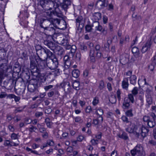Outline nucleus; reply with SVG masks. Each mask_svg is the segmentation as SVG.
Returning <instances> with one entry per match:
<instances>
[{
  "label": "nucleus",
  "mask_w": 156,
  "mask_h": 156,
  "mask_svg": "<svg viewBox=\"0 0 156 156\" xmlns=\"http://www.w3.org/2000/svg\"><path fill=\"white\" fill-rule=\"evenodd\" d=\"M38 83L39 81L37 80L33 79L30 80L29 83H31V84L38 87Z\"/></svg>",
  "instance_id": "37998d69"
},
{
  "label": "nucleus",
  "mask_w": 156,
  "mask_h": 156,
  "mask_svg": "<svg viewBox=\"0 0 156 156\" xmlns=\"http://www.w3.org/2000/svg\"><path fill=\"white\" fill-rule=\"evenodd\" d=\"M75 122L79 123H81L83 122V120L81 117L79 116L76 117L74 118Z\"/></svg>",
  "instance_id": "864d4df0"
},
{
  "label": "nucleus",
  "mask_w": 156,
  "mask_h": 156,
  "mask_svg": "<svg viewBox=\"0 0 156 156\" xmlns=\"http://www.w3.org/2000/svg\"><path fill=\"white\" fill-rule=\"evenodd\" d=\"M121 91L119 89H118L116 92V97L119 101H120L121 99Z\"/></svg>",
  "instance_id": "052dcab7"
},
{
  "label": "nucleus",
  "mask_w": 156,
  "mask_h": 156,
  "mask_svg": "<svg viewBox=\"0 0 156 156\" xmlns=\"http://www.w3.org/2000/svg\"><path fill=\"white\" fill-rule=\"evenodd\" d=\"M90 142L91 143L92 145H97L98 144V140H97L93 139L91 140Z\"/></svg>",
  "instance_id": "774afa93"
},
{
  "label": "nucleus",
  "mask_w": 156,
  "mask_h": 156,
  "mask_svg": "<svg viewBox=\"0 0 156 156\" xmlns=\"http://www.w3.org/2000/svg\"><path fill=\"white\" fill-rule=\"evenodd\" d=\"M69 42L66 39H63L62 41H61V44L62 45L64 46H67Z\"/></svg>",
  "instance_id": "0e129e2a"
},
{
  "label": "nucleus",
  "mask_w": 156,
  "mask_h": 156,
  "mask_svg": "<svg viewBox=\"0 0 156 156\" xmlns=\"http://www.w3.org/2000/svg\"><path fill=\"white\" fill-rule=\"evenodd\" d=\"M36 62L38 66L41 67V69L42 70L44 69V68L45 66V63L46 64V58L43 59L42 58H37Z\"/></svg>",
  "instance_id": "dca6fc26"
},
{
  "label": "nucleus",
  "mask_w": 156,
  "mask_h": 156,
  "mask_svg": "<svg viewBox=\"0 0 156 156\" xmlns=\"http://www.w3.org/2000/svg\"><path fill=\"white\" fill-rule=\"evenodd\" d=\"M58 62L57 58L52 59L46 58V65L51 69H54L58 66Z\"/></svg>",
  "instance_id": "39448f33"
},
{
  "label": "nucleus",
  "mask_w": 156,
  "mask_h": 156,
  "mask_svg": "<svg viewBox=\"0 0 156 156\" xmlns=\"http://www.w3.org/2000/svg\"><path fill=\"white\" fill-rule=\"evenodd\" d=\"M151 44V41H147L146 43L143 46L141 51L143 53L146 52L150 49Z\"/></svg>",
  "instance_id": "6ab92c4d"
},
{
  "label": "nucleus",
  "mask_w": 156,
  "mask_h": 156,
  "mask_svg": "<svg viewBox=\"0 0 156 156\" xmlns=\"http://www.w3.org/2000/svg\"><path fill=\"white\" fill-rule=\"evenodd\" d=\"M41 7L46 10H51L53 8L55 9L53 11L48 12L47 15L50 17L53 15L59 17H62V12L58 8V4L54 1L48 0Z\"/></svg>",
  "instance_id": "f03ea898"
},
{
  "label": "nucleus",
  "mask_w": 156,
  "mask_h": 156,
  "mask_svg": "<svg viewBox=\"0 0 156 156\" xmlns=\"http://www.w3.org/2000/svg\"><path fill=\"white\" fill-rule=\"evenodd\" d=\"M129 84L128 83V77L124 78L122 81V88L126 90H128Z\"/></svg>",
  "instance_id": "393cba45"
},
{
  "label": "nucleus",
  "mask_w": 156,
  "mask_h": 156,
  "mask_svg": "<svg viewBox=\"0 0 156 156\" xmlns=\"http://www.w3.org/2000/svg\"><path fill=\"white\" fill-rule=\"evenodd\" d=\"M76 26L77 28L76 32L80 33L84 26L83 23V17L82 16H79L76 20Z\"/></svg>",
  "instance_id": "423d86ee"
},
{
  "label": "nucleus",
  "mask_w": 156,
  "mask_h": 156,
  "mask_svg": "<svg viewBox=\"0 0 156 156\" xmlns=\"http://www.w3.org/2000/svg\"><path fill=\"white\" fill-rule=\"evenodd\" d=\"M143 120L147 123V126L150 128H153L155 125V120L151 119L149 116H144L143 118Z\"/></svg>",
  "instance_id": "6e6552de"
},
{
  "label": "nucleus",
  "mask_w": 156,
  "mask_h": 156,
  "mask_svg": "<svg viewBox=\"0 0 156 156\" xmlns=\"http://www.w3.org/2000/svg\"><path fill=\"white\" fill-rule=\"evenodd\" d=\"M90 56L91 60L92 62L95 61V57H96V54L94 53V50H90Z\"/></svg>",
  "instance_id": "a19ab883"
},
{
  "label": "nucleus",
  "mask_w": 156,
  "mask_h": 156,
  "mask_svg": "<svg viewBox=\"0 0 156 156\" xmlns=\"http://www.w3.org/2000/svg\"><path fill=\"white\" fill-rule=\"evenodd\" d=\"M63 60L64 68L66 69H69L71 64L70 57L68 55H66L64 57Z\"/></svg>",
  "instance_id": "2eb2a0df"
},
{
  "label": "nucleus",
  "mask_w": 156,
  "mask_h": 156,
  "mask_svg": "<svg viewBox=\"0 0 156 156\" xmlns=\"http://www.w3.org/2000/svg\"><path fill=\"white\" fill-rule=\"evenodd\" d=\"M11 142V141H10L9 140H5L4 142V144L5 146L12 147Z\"/></svg>",
  "instance_id": "338daca9"
},
{
  "label": "nucleus",
  "mask_w": 156,
  "mask_h": 156,
  "mask_svg": "<svg viewBox=\"0 0 156 156\" xmlns=\"http://www.w3.org/2000/svg\"><path fill=\"white\" fill-rule=\"evenodd\" d=\"M126 130L129 133H133L136 137L141 139H143L147 135L149 131L147 128L143 125L140 126L135 124L126 128Z\"/></svg>",
  "instance_id": "f257e3e1"
},
{
  "label": "nucleus",
  "mask_w": 156,
  "mask_h": 156,
  "mask_svg": "<svg viewBox=\"0 0 156 156\" xmlns=\"http://www.w3.org/2000/svg\"><path fill=\"white\" fill-rule=\"evenodd\" d=\"M55 29L51 25L47 28L44 29V32L46 35L51 36L55 33Z\"/></svg>",
  "instance_id": "9b49d317"
},
{
  "label": "nucleus",
  "mask_w": 156,
  "mask_h": 156,
  "mask_svg": "<svg viewBox=\"0 0 156 156\" xmlns=\"http://www.w3.org/2000/svg\"><path fill=\"white\" fill-rule=\"evenodd\" d=\"M130 82L131 84L135 85L136 83V77L135 75H132L129 77Z\"/></svg>",
  "instance_id": "f704fd0d"
},
{
  "label": "nucleus",
  "mask_w": 156,
  "mask_h": 156,
  "mask_svg": "<svg viewBox=\"0 0 156 156\" xmlns=\"http://www.w3.org/2000/svg\"><path fill=\"white\" fill-rule=\"evenodd\" d=\"M39 132L42 133V137L44 139H47L49 137V132L47 130V129L44 127L41 130H40Z\"/></svg>",
  "instance_id": "aec40b11"
},
{
  "label": "nucleus",
  "mask_w": 156,
  "mask_h": 156,
  "mask_svg": "<svg viewBox=\"0 0 156 156\" xmlns=\"http://www.w3.org/2000/svg\"><path fill=\"white\" fill-rule=\"evenodd\" d=\"M26 150L28 152L30 151L31 153L36 155L39 154L37 151L35 150H33L32 149H30L28 147H27L26 148Z\"/></svg>",
  "instance_id": "5fc2aeb1"
},
{
  "label": "nucleus",
  "mask_w": 156,
  "mask_h": 156,
  "mask_svg": "<svg viewBox=\"0 0 156 156\" xmlns=\"http://www.w3.org/2000/svg\"><path fill=\"white\" fill-rule=\"evenodd\" d=\"M131 94L134 96H136L138 93V88L137 87H135L131 91Z\"/></svg>",
  "instance_id": "4d7b16f0"
},
{
  "label": "nucleus",
  "mask_w": 156,
  "mask_h": 156,
  "mask_svg": "<svg viewBox=\"0 0 156 156\" xmlns=\"http://www.w3.org/2000/svg\"><path fill=\"white\" fill-rule=\"evenodd\" d=\"M46 48H43L41 46H37L36 47V50L37 57L36 58H41V57H43V54L44 55V53H45Z\"/></svg>",
  "instance_id": "9d476101"
},
{
  "label": "nucleus",
  "mask_w": 156,
  "mask_h": 156,
  "mask_svg": "<svg viewBox=\"0 0 156 156\" xmlns=\"http://www.w3.org/2000/svg\"><path fill=\"white\" fill-rule=\"evenodd\" d=\"M72 76L73 77L76 78L79 76L80 74V72L78 69H76L73 70L72 71Z\"/></svg>",
  "instance_id": "72a5a7b5"
},
{
  "label": "nucleus",
  "mask_w": 156,
  "mask_h": 156,
  "mask_svg": "<svg viewBox=\"0 0 156 156\" xmlns=\"http://www.w3.org/2000/svg\"><path fill=\"white\" fill-rule=\"evenodd\" d=\"M47 143L48 145L52 146L54 145L55 143L52 140H48L47 141Z\"/></svg>",
  "instance_id": "680f3d73"
},
{
  "label": "nucleus",
  "mask_w": 156,
  "mask_h": 156,
  "mask_svg": "<svg viewBox=\"0 0 156 156\" xmlns=\"http://www.w3.org/2000/svg\"><path fill=\"white\" fill-rule=\"evenodd\" d=\"M96 113L97 115H99V119H101V121L102 122L103 119L102 115L104 113L103 110L100 108H98L96 109Z\"/></svg>",
  "instance_id": "c85d7f7f"
},
{
  "label": "nucleus",
  "mask_w": 156,
  "mask_h": 156,
  "mask_svg": "<svg viewBox=\"0 0 156 156\" xmlns=\"http://www.w3.org/2000/svg\"><path fill=\"white\" fill-rule=\"evenodd\" d=\"M32 74L36 77L40 76V74L44 73L43 70L41 68H38L37 67L30 69Z\"/></svg>",
  "instance_id": "ddd939ff"
},
{
  "label": "nucleus",
  "mask_w": 156,
  "mask_h": 156,
  "mask_svg": "<svg viewBox=\"0 0 156 156\" xmlns=\"http://www.w3.org/2000/svg\"><path fill=\"white\" fill-rule=\"evenodd\" d=\"M25 107L26 106H24L22 107H16V109L14 111V113L16 114L17 113H20L22 112L24 109L25 108Z\"/></svg>",
  "instance_id": "c9c22d12"
},
{
  "label": "nucleus",
  "mask_w": 156,
  "mask_h": 156,
  "mask_svg": "<svg viewBox=\"0 0 156 156\" xmlns=\"http://www.w3.org/2000/svg\"><path fill=\"white\" fill-rule=\"evenodd\" d=\"M71 4V0H63L61 4V7L65 11H66L68 6Z\"/></svg>",
  "instance_id": "f3484780"
},
{
  "label": "nucleus",
  "mask_w": 156,
  "mask_h": 156,
  "mask_svg": "<svg viewBox=\"0 0 156 156\" xmlns=\"http://www.w3.org/2000/svg\"><path fill=\"white\" fill-rule=\"evenodd\" d=\"M45 53L47 55V57L46 58L48 59H52L56 58V56L53 53L51 52L47 48H46Z\"/></svg>",
  "instance_id": "a878e982"
},
{
  "label": "nucleus",
  "mask_w": 156,
  "mask_h": 156,
  "mask_svg": "<svg viewBox=\"0 0 156 156\" xmlns=\"http://www.w3.org/2000/svg\"><path fill=\"white\" fill-rule=\"evenodd\" d=\"M140 83L141 84H147V85H148L146 82V79L144 77H143L142 79H139L138 81V83L139 86H140Z\"/></svg>",
  "instance_id": "de8ad7c7"
},
{
  "label": "nucleus",
  "mask_w": 156,
  "mask_h": 156,
  "mask_svg": "<svg viewBox=\"0 0 156 156\" xmlns=\"http://www.w3.org/2000/svg\"><path fill=\"white\" fill-rule=\"evenodd\" d=\"M50 21L51 23V24H52L54 27L55 26H57L56 25L58 24L61 21L59 19H53L52 18H50Z\"/></svg>",
  "instance_id": "c756f323"
},
{
  "label": "nucleus",
  "mask_w": 156,
  "mask_h": 156,
  "mask_svg": "<svg viewBox=\"0 0 156 156\" xmlns=\"http://www.w3.org/2000/svg\"><path fill=\"white\" fill-rule=\"evenodd\" d=\"M76 139L78 141L82 142L83 140H86L85 136L82 134H80L77 137Z\"/></svg>",
  "instance_id": "79ce46f5"
},
{
  "label": "nucleus",
  "mask_w": 156,
  "mask_h": 156,
  "mask_svg": "<svg viewBox=\"0 0 156 156\" xmlns=\"http://www.w3.org/2000/svg\"><path fill=\"white\" fill-rule=\"evenodd\" d=\"M131 153L133 156H145V153L144 151L143 147L140 145H137L133 150L131 151Z\"/></svg>",
  "instance_id": "7ed1b4c3"
},
{
  "label": "nucleus",
  "mask_w": 156,
  "mask_h": 156,
  "mask_svg": "<svg viewBox=\"0 0 156 156\" xmlns=\"http://www.w3.org/2000/svg\"><path fill=\"white\" fill-rule=\"evenodd\" d=\"M118 136L119 137L125 140H127L128 138V137L126 133L125 132H123L122 135H118Z\"/></svg>",
  "instance_id": "ea45409f"
},
{
  "label": "nucleus",
  "mask_w": 156,
  "mask_h": 156,
  "mask_svg": "<svg viewBox=\"0 0 156 156\" xmlns=\"http://www.w3.org/2000/svg\"><path fill=\"white\" fill-rule=\"evenodd\" d=\"M8 75L7 73L4 74L2 71H0V85L2 83V79L5 76H7Z\"/></svg>",
  "instance_id": "6e6d98bb"
},
{
  "label": "nucleus",
  "mask_w": 156,
  "mask_h": 156,
  "mask_svg": "<svg viewBox=\"0 0 156 156\" xmlns=\"http://www.w3.org/2000/svg\"><path fill=\"white\" fill-rule=\"evenodd\" d=\"M134 95L131 94H128L127 98L132 103H133L134 102Z\"/></svg>",
  "instance_id": "a18cd8bd"
},
{
  "label": "nucleus",
  "mask_w": 156,
  "mask_h": 156,
  "mask_svg": "<svg viewBox=\"0 0 156 156\" xmlns=\"http://www.w3.org/2000/svg\"><path fill=\"white\" fill-rule=\"evenodd\" d=\"M109 101L112 104H115L116 102V98L115 95L110 96L109 98Z\"/></svg>",
  "instance_id": "e433bc0d"
},
{
  "label": "nucleus",
  "mask_w": 156,
  "mask_h": 156,
  "mask_svg": "<svg viewBox=\"0 0 156 156\" xmlns=\"http://www.w3.org/2000/svg\"><path fill=\"white\" fill-rule=\"evenodd\" d=\"M126 114L127 116L129 117H132L133 116L132 109L127 111L126 112Z\"/></svg>",
  "instance_id": "13d9d810"
},
{
  "label": "nucleus",
  "mask_w": 156,
  "mask_h": 156,
  "mask_svg": "<svg viewBox=\"0 0 156 156\" xmlns=\"http://www.w3.org/2000/svg\"><path fill=\"white\" fill-rule=\"evenodd\" d=\"M144 92L143 89H141L139 90L138 94V100H136L135 103L138 106L141 107L144 104Z\"/></svg>",
  "instance_id": "0eeeda50"
},
{
  "label": "nucleus",
  "mask_w": 156,
  "mask_h": 156,
  "mask_svg": "<svg viewBox=\"0 0 156 156\" xmlns=\"http://www.w3.org/2000/svg\"><path fill=\"white\" fill-rule=\"evenodd\" d=\"M11 68L12 67H8L6 63H2L0 65V69L2 70L0 71H2L4 74L6 73L9 70V72H10L12 70Z\"/></svg>",
  "instance_id": "4468645a"
},
{
  "label": "nucleus",
  "mask_w": 156,
  "mask_h": 156,
  "mask_svg": "<svg viewBox=\"0 0 156 156\" xmlns=\"http://www.w3.org/2000/svg\"><path fill=\"white\" fill-rule=\"evenodd\" d=\"M45 122L46 123L48 127L51 128L52 123L50 121V119L48 118H46L45 119Z\"/></svg>",
  "instance_id": "58836bf2"
},
{
  "label": "nucleus",
  "mask_w": 156,
  "mask_h": 156,
  "mask_svg": "<svg viewBox=\"0 0 156 156\" xmlns=\"http://www.w3.org/2000/svg\"><path fill=\"white\" fill-rule=\"evenodd\" d=\"M44 44L52 50H54L55 48V44L52 41L49 40H44Z\"/></svg>",
  "instance_id": "a211bd4d"
},
{
  "label": "nucleus",
  "mask_w": 156,
  "mask_h": 156,
  "mask_svg": "<svg viewBox=\"0 0 156 156\" xmlns=\"http://www.w3.org/2000/svg\"><path fill=\"white\" fill-rule=\"evenodd\" d=\"M28 130L30 133H32L33 132H35V130L37 129V127L34 126H32L31 127L28 128Z\"/></svg>",
  "instance_id": "bf43d9fd"
},
{
  "label": "nucleus",
  "mask_w": 156,
  "mask_h": 156,
  "mask_svg": "<svg viewBox=\"0 0 156 156\" xmlns=\"http://www.w3.org/2000/svg\"><path fill=\"white\" fill-rule=\"evenodd\" d=\"M109 46L110 44L108 42V40L107 41L106 43L104 45V48L105 50L107 52H108L109 51Z\"/></svg>",
  "instance_id": "3c124183"
},
{
  "label": "nucleus",
  "mask_w": 156,
  "mask_h": 156,
  "mask_svg": "<svg viewBox=\"0 0 156 156\" xmlns=\"http://www.w3.org/2000/svg\"><path fill=\"white\" fill-rule=\"evenodd\" d=\"M76 49V47L75 45H73L71 46V48L70 50V53L71 54V55L72 57H73L74 55V53L75 52Z\"/></svg>",
  "instance_id": "49530a36"
},
{
  "label": "nucleus",
  "mask_w": 156,
  "mask_h": 156,
  "mask_svg": "<svg viewBox=\"0 0 156 156\" xmlns=\"http://www.w3.org/2000/svg\"><path fill=\"white\" fill-rule=\"evenodd\" d=\"M147 102L149 105H151L152 102V99L151 96H146Z\"/></svg>",
  "instance_id": "603ef678"
},
{
  "label": "nucleus",
  "mask_w": 156,
  "mask_h": 156,
  "mask_svg": "<svg viewBox=\"0 0 156 156\" xmlns=\"http://www.w3.org/2000/svg\"><path fill=\"white\" fill-rule=\"evenodd\" d=\"M93 19L96 21L94 22L92 26L94 27L95 30L99 31H101L102 30V27L99 24V23L97 20H98L101 18V14L99 12H96L93 15Z\"/></svg>",
  "instance_id": "20e7f679"
},
{
  "label": "nucleus",
  "mask_w": 156,
  "mask_h": 156,
  "mask_svg": "<svg viewBox=\"0 0 156 156\" xmlns=\"http://www.w3.org/2000/svg\"><path fill=\"white\" fill-rule=\"evenodd\" d=\"M36 58H34L33 57L30 58V69L37 67L36 63Z\"/></svg>",
  "instance_id": "b1692460"
},
{
  "label": "nucleus",
  "mask_w": 156,
  "mask_h": 156,
  "mask_svg": "<svg viewBox=\"0 0 156 156\" xmlns=\"http://www.w3.org/2000/svg\"><path fill=\"white\" fill-rule=\"evenodd\" d=\"M132 51L134 54V55L136 58H138V60H140L141 58V57L139 56V52L138 48L136 47H133L132 49Z\"/></svg>",
  "instance_id": "5701e85b"
},
{
  "label": "nucleus",
  "mask_w": 156,
  "mask_h": 156,
  "mask_svg": "<svg viewBox=\"0 0 156 156\" xmlns=\"http://www.w3.org/2000/svg\"><path fill=\"white\" fill-rule=\"evenodd\" d=\"M57 50L58 51L57 54L59 55H62L64 52L63 49L60 47H57Z\"/></svg>",
  "instance_id": "09e8293b"
},
{
  "label": "nucleus",
  "mask_w": 156,
  "mask_h": 156,
  "mask_svg": "<svg viewBox=\"0 0 156 156\" xmlns=\"http://www.w3.org/2000/svg\"><path fill=\"white\" fill-rule=\"evenodd\" d=\"M37 87L31 83H29L28 86V89L29 91L30 92H34L35 91Z\"/></svg>",
  "instance_id": "2f4dec72"
},
{
  "label": "nucleus",
  "mask_w": 156,
  "mask_h": 156,
  "mask_svg": "<svg viewBox=\"0 0 156 156\" xmlns=\"http://www.w3.org/2000/svg\"><path fill=\"white\" fill-rule=\"evenodd\" d=\"M66 28V22L64 20L61 21L58 25V28L61 30H64Z\"/></svg>",
  "instance_id": "cd10ccee"
},
{
  "label": "nucleus",
  "mask_w": 156,
  "mask_h": 156,
  "mask_svg": "<svg viewBox=\"0 0 156 156\" xmlns=\"http://www.w3.org/2000/svg\"><path fill=\"white\" fill-rule=\"evenodd\" d=\"M105 87L104 82L103 80H101L99 82L98 89L100 91L102 90Z\"/></svg>",
  "instance_id": "4c0bfd02"
},
{
  "label": "nucleus",
  "mask_w": 156,
  "mask_h": 156,
  "mask_svg": "<svg viewBox=\"0 0 156 156\" xmlns=\"http://www.w3.org/2000/svg\"><path fill=\"white\" fill-rule=\"evenodd\" d=\"M152 87L150 85H147L145 90L146 96H151V93L152 92Z\"/></svg>",
  "instance_id": "7c9ffc66"
},
{
  "label": "nucleus",
  "mask_w": 156,
  "mask_h": 156,
  "mask_svg": "<svg viewBox=\"0 0 156 156\" xmlns=\"http://www.w3.org/2000/svg\"><path fill=\"white\" fill-rule=\"evenodd\" d=\"M30 75L29 73H25L23 74L22 80L24 82H28L30 80Z\"/></svg>",
  "instance_id": "473e14b6"
},
{
  "label": "nucleus",
  "mask_w": 156,
  "mask_h": 156,
  "mask_svg": "<svg viewBox=\"0 0 156 156\" xmlns=\"http://www.w3.org/2000/svg\"><path fill=\"white\" fill-rule=\"evenodd\" d=\"M61 85L64 88V91L66 94H69L72 93V89L69 82H63L61 84Z\"/></svg>",
  "instance_id": "1a4fd4ad"
},
{
  "label": "nucleus",
  "mask_w": 156,
  "mask_h": 156,
  "mask_svg": "<svg viewBox=\"0 0 156 156\" xmlns=\"http://www.w3.org/2000/svg\"><path fill=\"white\" fill-rule=\"evenodd\" d=\"M100 46L98 44L96 45L95 50H93L94 51V53L96 54V57L98 58H101L102 56V54L100 51Z\"/></svg>",
  "instance_id": "4be33fe9"
},
{
  "label": "nucleus",
  "mask_w": 156,
  "mask_h": 156,
  "mask_svg": "<svg viewBox=\"0 0 156 156\" xmlns=\"http://www.w3.org/2000/svg\"><path fill=\"white\" fill-rule=\"evenodd\" d=\"M40 25L41 27L43 28L44 29L50 26L51 25L50 19H43L41 20Z\"/></svg>",
  "instance_id": "f8f14e48"
},
{
  "label": "nucleus",
  "mask_w": 156,
  "mask_h": 156,
  "mask_svg": "<svg viewBox=\"0 0 156 156\" xmlns=\"http://www.w3.org/2000/svg\"><path fill=\"white\" fill-rule=\"evenodd\" d=\"M43 114V113L42 112L37 111L35 113V116L36 117L38 118L42 116Z\"/></svg>",
  "instance_id": "e2e57ef3"
},
{
  "label": "nucleus",
  "mask_w": 156,
  "mask_h": 156,
  "mask_svg": "<svg viewBox=\"0 0 156 156\" xmlns=\"http://www.w3.org/2000/svg\"><path fill=\"white\" fill-rule=\"evenodd\" d=\"M81 54L80 52H77L76 55V59L77 61H79L81 59Z\"/></svg>",
  "instance_id": "69168bd1"
},
{
  "label": "nucleus",
  "mask_w": 156,
  "mask_h": 156,
  "mask_svg": "<svg viewBox=\"0 0 156 156\" xmlns=\"http://www.w3.org/2000/svg\"><path fill=\"white\" fill-rule=\"evenodd\" d=\"M130 102L127 98H125L122 104V108L124 109H128L130 106Z\"/></svg>",
  "instance_id": "412c9836"
},
{
  "label": "nucleus",
  "mask_w": 156,
  "mask_h": 156,
  "mask_svg": "<svg viewBox=\"0 0 156 156\" xmlns=\"http://www.w3.org/2000/svg\"><path fill=\"white\" fill-rule=\"evenodd\" d=\"M108 1L104 2H97L96 6L100 9H104L108 5Z\"/></svg>",
  "instance_id": "bb28decb"
},
{
  "label": "nucleus",
  "mask_w": 156,
  "mask_h": 156,
  "mask_svg": "<svg viewBox=\"0 0 156 156\" xmlns=\"http://www.w3.org/2000/svg\"><path fill=\"white\" fill-rule=\"evenodd\" d=\"M99 103V98L97 97H95L94 98L93 100L92 101V104L94 106H96Z\"/></svg>",
  "instance_id": "8fccbe9b"
},
{
  "label": "nucleus",
  "mask_w": 156,
  "mask_h": 156,
  "mask_svg": "<svg viewBox=\"0 0 156 156\" xmlns=\"http://www.w3.org/2000/svg\"><path fill=\"white\" fill-rule=\"evenodd\" d=\"M80 83L79 82H74L73 85V88L76 90H79L80 89Z\"/></svg>",
  "instance_id": "c03bdc74"
}]
</instances>
